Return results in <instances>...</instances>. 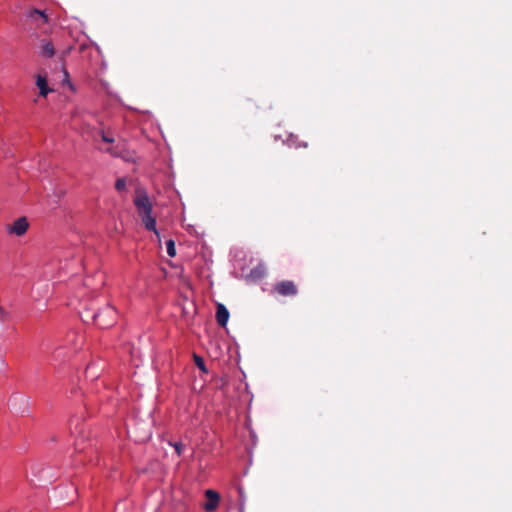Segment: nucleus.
I'll use <instances>...</instances> for the list:
<instances>
[{
  "mask_svg": "<svg viewBox=\"0 0 512 512\" xmlns=\"http://www.w3.org/2000/svg\"><path fill=\"white\" fill-rule=\"evenodd\" d=\"M117 315L116 309L111 305H107L101 311L95 313L93 319L100 328H108L116 322Z\"/></svg>",
  "mask_w": 512,
  "mask_h": 512,
  "instance_id": "obj_2",
  "label": "nucleus"
},
{
  "mask_svg": "<svg viewBox=\"0 0 512 512\" xmlns=\"http://www.w3.org/2000/svg\"><path fill=\"white\" fill-rule=\"evenodd\" d=\"M41 53L45 57H52L55 53L53 44L49 41L44 42L41 46Z\"/></svg>",
  "mask_w": 512,
  "mask_h": 512,
  "instance_id": "obj_8",
  "label": "nucleus"
},
{
  "mask_svg": "<svg viewBox=\"0 0 512 512\" xmlns=\"http://www.w3.org/2000/svg\"><path fill=\"white\" fill-rule=\"evenodd\" d=\"M29 228V223L26 217H20L16 219L7 229L9 234L16 236L24 235Z\"/></svg>",
  "mask_w": 512,
  "mask_h": 512,
  "instance_id": "obj_4",
  "label": "nucleus"
},
{
  "mask_svg": "<svg viewBox=\"0 0 512 512\" xmlns=\"http://www.w3.org/2000/svg\"><path fill=\"white\" fill-rule=\"evenodd\" d=\"M228 319H229V311L223 304L219 303L217 305V309H216L217 323L219 324V326L225 327L227 325Z\"/></svg>",
  "mask_w": 512,
  "mask_h": 512,
  "instance_id": "obj_7",
  "label": "nucleus"
},
{
  "mask_svg": "<svg viewBox=\"0 0 512 512\" xmlns=\"http://www.w3.org/2000/svg\"><path fill=\"white\" fill-rule=\"evenodd\" d=\"M100 135H101V139L106 143H113L115 141V139L110 131L101 130Z\"/></svg>",
  "mask_w": 512,
  "mask_h": 512,
  "instance_id": "obj_10",
  "label": "nucleus"
},
{
  "mask_svg": "<svg viewBox=\"0 0 512 512\" xmlns=\"http://www.w3.org/2000/svg\"><path fill=\"white\" fill-rule=\"evenodd\" d=\"M115 188L118 191H123L126 188V181L124 179H118L115 183Z\"/></svg>",
  "mask_w": 512,
  "mask_h": 512,
  "instance_id": "obj_13",
  "label": "nucleus"
},
{
  "mask_svg": "<svg viewBox=\"0 0 512 512\" xmlns=\"http://www.w3.org/2000/svg\"><path fill=\"white\" fill-rule=\"evenodd\" d=\"M30 17H31V18L39 17V18H41V19L43 20V23H46V22H47V16H46V14H45L43 11H40V10H37V9H35V10L31 11V13H30Z\"/></svg>",
  "mask_w": 512,
  "mask_h": 512,
  "instance_id": "obj_12",
  "label": "nucleus"
},
{
  "mask_svg": "<svg viewBox=\"0 0 512 512\" xmlns=\"http://www.w3.org/2000/svg\"><path fill=\"white\" fill-rule=\"evenodd\" d=\"M193 358H194V362H195L196 366H197V367H198L202 372L207 373V372H208V370H207V368H206V365H205V363H204L203 358H202V357H200V356H198V355H196V354H194Z\"/></svg>",
  "mask_w": 512,
  "mask_h": 512,
  "instance_id": "obj_9",
  "label": "nucleus"
},
{
  "mask_svg": "<svg viewBox=\"0 0 512 512\" xmlns=\"http://www.w3.org/2000/svg\"><path fill=\"white\" fill-rule=\"evenodd\" d=\"M170 445H172L177 453L178 456L181 455L182 453V448H183V445L181 442H175V443H170Z\"/></svg>",
  "mask_w": 512,
  "mask_h": 512,
  "instance_id": "obj_14",
  "label": "nucleus"
},
{
  "mask_svg": "<svg viewBox=\"0 0 512 512\" xmlns=\"http://www.w3.org/2000/svg\"><path fill=\"white\" fill-rule=\"evenodd\" d=\"M273 289L281 296H295L298 292L296 284L290 280H284L276 283Z\"/></svg>",
  "mask_w": 512,
  "mask_h": 512,
  "instance_id": "obj_3",
  "label": "nucleus"
},
{
  "mask_svg": "<svg viewBox=\"0 0 512 512\" xmlns=\"http://www.w3.org/2000/svg\"><path fill=\"white\" fill-rule=\"evenodd\" d=\"M35 84L39 90V96L41 97H47L50 92H53V89L48 85L47 75L45 73H38L36 75Z\"/></svg>",
  "mask_w": 512,
  "mask_h": 512,
  "instance_id": "obj_6",
  "label": "nucleus"
},
{
  "mask_svg": "<svg viewBox=\"0 0 512 512\" xmlns=\"http://www.w3.org/2000/svg\"><path fill=\"white\" fill-rule=\"evenodd\" d=\"M205 496L207 498V501L203 505V509L207 512H213L217 509L220 501L219 494L214 490H206Z\"/></svg>",
  "mask_w": 512,
  "mask_h": 512,
  "instance_id": "obj_5",
  "label": "nucleus"
},
{
  "mask_svg": "<svg viewBox=\"0 0 512 512\" xmlns=\"http://www.w3.org/2000/svg\"><path fill=\"white\" fill-rule=\"evenodd\" d=\"M166 250H167V254L170 257H174L176 255L175 243L173 240H168L166 242Z\"/></svg>",
  "mask_w": 512,
  "mask_h": 512,
  "instance_id": "obj_11",
  "label": "nucleus"
},
{
  "mask_svg": "<svg viewBox=\"0 0 512 512\" xmlns=\"http://www.w3.org/2000/svg\"><path fill=\"white\" fill-rule=\"evenodd\" d=\"M134 205L145 228L158 236L159 232L156 228V218L152 215V203L144 190L138 189L136 191Z\"/></svg>",
  "mask_w": 512,
  "mask_h": 512,
  "instance_id": "obj_1",
  "label": "nucleus"
}]
</instances>
